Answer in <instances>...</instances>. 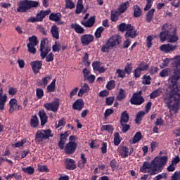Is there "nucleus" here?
<instances>
[{"label":"nucleus","instance_id":"nucleus-40","mask_svg":"<svg viewBox=\"0 0 180 180\" xmlns=\"http://www.w3.org/2000/svg\"><path fill=\"white\" fill-rule=\"evenodd\" d=\"M101 131H106L108 133H113V126L110 125V124H108V125H103L101 128Z\"/></svg>","mask_w":180,"mask_h":180},{"label":"nucleus","instance_id":"nucleus-9","mask_svg":"<svg viewBox=\"0 0 180 180\" xmlns=\"http://www.w3.org/2000/svg\"><path fill=\"white\" fill-rule=\"evenodd\" d=\"M112 49L119 46L122 43V37L117 34L113 35L107 41Z\"/></svg>","mask_w":180,"mask_h":180},{"label":"nucleus","instance_id":"nucleus-58","mask_svg":"<svg viewBox=\"0 0 180 180\" xmlns=\"http://www.w3.org/2000/svg\"><path fill=\"white\" fill-rule=\"evenodd\" d=\"M38 171L40 172H49L50 170L46 165H38Z\"/></svg>","mask_w":180,"mask_h":180},{"label":"nucleus","instance_id":"nucleus-47","mask_svg":"<svg viewBox=\"0 0 180 180\" xmlns=\"http://www.w3.org/2000/svg\"><path fill=\"white\" fill-rule=\"evenodd\" d=\"M22 105H18V103H16L15 105H13V107H10L9 112L13 113L15 110H22Z\"/></svg>","mask_w":180,"mask_h":180},{"label":"nucleus","instance_id":"nucleus-6","mask_svg":"<svg viewBox=\"0 0 180 180\" xmlns=\"http://www.w3.org/2000/svg\"><path fill=\"white\" fill-rule=\"evenodd\" d=\"M39 51L40 57L42 60L46 58L49 51H51V46L47 43V39H43L41 40Z\"/></svg>","mask_w":180,"mask_h":180},{"label":"nucleus","instance_id":"nucleus-10","mask_svg":"<svg viewBox=\"0 0 180 180\" xmlns=\"http://www.w3.org/2000/svg\"><path fill=\"white\" fill-rule=\"evenodd\" d=\"M46 110H51V112H57L60 107V103L58 101H53L51 103H46L44 105Z\"/></svg>","mask_w":180,"mask_h":180},{"label":"nucleus","instance_id":"nucleus-11","mask_svg":"<svg viewBox=\"0 0 180 180\" xmlns=\"http://www.w3.org/2000/svg\"><path fill=\"white\" fill-rule=\"evenodd\" d=\"M133 151H134L133 148H131L129 150V148L126 146H122L119 148L120 155H121L122 158H126V157H129V155H131Z\"/></svg>","mask_w":180,"mask_h":180},{"label":"nucleus","instance_id":"nucleus-17","mask_svg":"<svg viewBox=\"0 0 180 180\" xmlns=\"http://www.w3.org/2000/svg\"><path fill=\"white\" fill-rule=\"evenodd\" d=\"M84 100L79 98L74 102L72 108L74 110H79V112H81V110H82V109L84 108Z\"/></svg>","mask_w":180,"mask_h":180},{"label":"nucleus","instance_id":"nucleus-55","mask_svg":"<svg viewBox=\"0 0 180 180\" xmlns=\"http://www.w3.org/2000/svg\"><path fill=\"white\" fill-rule=\"evenodd\" d=\"M167 179V173H161L157 176H155L153 180H162Z\"/></svg>","mask_w":180,"mask_h":180},{"label":"nucleus","instance_id":"nucleus-25","mask_svg":"<svg viewBox=\"0 0 180 180\" xmlns=\"http://www.w3.org/2000/svg\"><path fill=\"white\" fill-rule=\"evenodd\" d=\"M139 34L137 31L134 30V27L131 25V28L128 29L126 32V37H131L132 39L134 38L136 36Z\"/></svg>","mask_w":180,"mask_h":180},{"label":"nucleus","instance_id":"nucleus-19","mask_svg":"<svg viewBox=\"0 0 180 180\" xmlns=\"http://www.w3.org/2000/svg\"><path fill=\"white\" fill-rule=\"evenodd\" d=\"M71 29H74L76 33L79 34H84L85 33V29L82 26L77 23H73L70 25Z\"/></svg>","mask_w":180,"mask_h":180},{"label":"nucleus","instance_id":"nucleus-51","mask_svg":"<svg viewBox=\"0 0 180 180\" xmlns=\"http://www.w3.org/2000/svg\"><path fill=\"white\" fill-rule=\"evenodd\" d=\"M105 30L103 27H98L96 31L95 32V36L97 39H99L102 36V32Z\"/></svg>","mask_w":180,"mask_h":180},{"label":"nucleus","instance_id":"nucleus-24","mask_svg":"<svg viewBox=\"0 0 180 180\" xmlns=\"http://www.w3.org/2000/svg\"><path fill=\"white\" fill-rule=\"evenodd\" d=\"M179 40V37L176 35V30L173 32V34H169L167 37V41L169 43H176Z\"/></svg>","mask_w":180,"mask_h":180},{"label":"nucleus","instance_id":"nucleus-27","mask_svg":"<svg viewBox=\"0 0 180 180\" xmlns=\"http://www.w3.org/2000/svg\"><path fill=\"white\" fill-rule=\"evenodd\" d=\"M50 20H53V22H58L60 19H61V13H51L49 15Z\"/></svg>","mask_w":180,"mask_h":180},{"label":"nucleus","instance_id":"nucleus-44","mask_svg":"<svg viewBox=\"0 0 180 180\" xmlns=\"http://www.w3.org/2000/svg\"><path fill=\"white\" fill-rule=\"evenodd\" d=\"M36 95L37 99H41L43 96H44V91H43V89L37 88L36 89Z\"/></svg>","mask_w":180,"mask_h":180},{"label":"nucleus","instance_id":"nucleus-5","mask_svg":"<svg viewBox=\"0 0 180 180\" xmlns=\"http://www.w3.org/2000/svg\"><path fill=\"white\" fill-rule=\"evenodd\" d=\"M77 140L78 138L75 136H70L69 137V143H68L65 146V153L66 154H74L77 150Z\"/></svg>","mask_w":180,"mask_h":180},{"label":"nucleus","instance_id":"nucleus-26","mask_svg":"<svg viewBox=\"0 0 180 180\" xmlns=\"http://www.w3.org/2000/svg\"><path fill=\"white\" fill-rule=\"evenodd\" d=\"M129 6H130V3L129 1L122 3L120 5L118 8V12H120V13H124V12L127 11V8H129Z\"/></svg>","mask_w":180,"mask_h":180},{"label":"nucleus","instance_id":"nucleus-60","mask_svg":"<svg viewBox=\"0 0 180 180\" xmlns=\"http://www.w3.org/2000/svg\"><path fill=\"white\" fill-rule=\"evenodd\" d=\"M45 58L46 63H50L51 61H53V60H54V55H53V53H49L46 55Z\"/></svg>","mask_w":180,"mask_h":180},{"label":"nucleus","instance_id":"nucleus-53","mask_svg":"<svg viewBox=\"0 0 180 180\" xmlns=\"http://www.w3.org/2000/svg\"><path fill=\"white\" fill-rule=\"evenodd\" d=\"M144 115H146V112L144 111H140L138 112L136 118V122L139 123V122H141V120L143 119Z\"/></svg>","mask_w":180,"mask_h":180},{"label":"nucleus","instance_id":"nucleus-59","mask_svg":"<svg viewBox=\"0 0 180 180\" xmlns=\"http://www.w3.org/2000/svg\"><path fill=\"white\" fill-rule=\"evenodd\" d=\"M122 129V132L123 133H127V131H129V130L130 129V125L126 124V123H120Z\"/></svg>","mask_w":180,"mask_h":180},{"label":"nucleus","instance_id":"nucleus-33","mask_svg":"<svg viewBox=\"0 0 180 180\" xmlns=\"http://www.w3.org/2000/svg\"><path fill=\"white\" fill-rule=\"evenodd\" d=\"M129 29H131V25L130 24L126 25V23L123 22L119 25L120 32H127Z\"/></svg>","mask_w":180,"mask_h":180},{"label":"nucleus","instance_id":"nucleus-7","mask_svg":"<svg viewBox=\"0 0 180 180\" xmlns=\"http://www.w3.org/2000/svg\"><path fill=\"white\" fill-rule=\"evenodd\" d=\"M29 43L27 45L28 49V51L31 53V54H36V46L39 44V40L37 39V37L33 35L32 37H30L28 38Z\"/></svg>","mask_w":180,"mask_h":180},{"label":"nucleus","instance_id":"nucleus-38","mask_svg":"<svg viewBox=\"0 0 180 180\" xmlns=\"http://www.w3.org/2000/svg\"><path fill=\"white\" fill-rule=\"evenodd\" d=\"M82 9H84V4H82V0H78L76 7V13H81V12H82Z\"/></svg>","mask_w":180,"mask_h":180},{"label":"nucleus","instance_id":"nucleus-23","mask_svg":"<svg viewBox=\"0 0 180 180\" xmlns=\"http://www.w3.org/2000/svg\"><path fill=\"white\" fill-rule=\"evenodd\" d=\"M59 29L57 25H53L51 28V33L54 39H60Z\"/></svg>","mask_w":180,"mask_h":180},{"label":"nucleus","instance_id":"nucleus-2","mask_svg":"<svg viewBox=\"0 0 180 180\" xmlns=\"http://www.w3.org/2000/svg\"><path fill=\"white\" fill-rule=\"evenodd\" d=\"M168 161V157H155L151 162H144L143 166L140 168L141 172L143 174H149V175H157L160 172H162L164 167Z\"/></svg>","mask_w":180,"mask_h":180},{"label":"nucleus","instance_id":"nucleus-42","mask_svg":"<svg viewBox=\"0 0 180 180\" xmlns=\"http://www.w3.org/2000/svg\"><path fill=\"white\" fill-rule=\"evenodd\" d=\"M66 9H74L75 8V4L72 2V0H65Z\"/></svg>","mask_w":180,"mask_h":180},{"label":"nucleus","instance_id":"nucleus-15","mask_svg":"<svg viewBox=\"0 0 180 180\" xmlns=\"http://www.w3.org/2000/svg\"><path fill=\"white\" fill-rule=\"evenodd\" d=\"M30 65L32 68V71L35 74H38L39 71L41 70V65H43V64L39 60H35V61L31 62Z\"/></svg>","mask_w":180,"mask_h":180},{"label":"nucleus","instance_id":"nucleus-63","mask_svg":"<svg viewBox=\"0 0 180 180\" xmlns=\"http://www.w3.org/2000/svg\"><path fill=\"white\" fill-rule=\"evenodd\" d=\"M51 79V76H46L42 78V84L46 86L49 84V81Z\"/></svg>","mask_w":180,"mask_h":180},{"label":"nucleus","instance_id":"nucleus-29","mask_svg":"<svg viewBox=\"0 0 180 180\" xmlns=\"http://www.w3.org/2000/svg\"><path fill=\"white\" fill-rule=\"evenodd\" d=\"M154 12H155V9H150L146 14V22L148 23H150L153 21V18H154Z\"/></svg>","mask_w":180,"mask_h":180},{"label":"nucleus","instance_id":"nucleus-52","mask_svg":"<svg viewBox=\"0 0 180 180\" xmlns=\"http://www.w3.org/2000/svg\"><path fill=\"white\" fill-rule=\"evenodd\" d=\"M81 160L79 162V167L80 168H82L85 165V163L86 162V158H85V155L84 153L81 154Z\"/></svg>","mask_w":180,"mask_h":180},{"label":"nucleus","instance_id":"nucleus-54","mask_svg":"<svg viewBox=\"0 0 180 180\" xmlns=\"http://www.w3.org/2000/svg\"><path fill=\"white\" fill-rule=\"evenodd\" d=\"M120 135L119 133H115L114 135V144L115 146H119L120 144Z\"/></svg>","mask_w":180,"mask_h":180},{"label":"nucleus","instance_id":"nucleus-16","mask_svg":"<svg viewBox=\"0 0 180 180\" xmlns=\"http://www.w3.org/2000/svg\"><path fill=\"white\" fill-rule=\"evenodd\" d=\"M92 67L94 71H98L100 74H103V72L106 71V68H105V67L101 66V62L99 61L93 62Z\"/></svg>","mask_w":180,"mask_h":180},{"label":"nucleus","instance_id":"nucleus-28","mask_svg":"<svg viewBox=\"0 0 180 180\" xmlns=\"http://www.w3.org/2000/svg\"><path fill=\"white\" fill-rule=\"evenodd\" d=\"M143 15V11H141V8L139 6L136 5L134 6V18H140Z\"/></svg>","mask_w":180,"mask_h":180},{"label":"nucleus","instance_id":"nucleus-14","mask_svg":"<svg viewBox=\"0 0 180 180\" xmlns=\"http://www.w3.org/2000/svg\"><path fill=\"white\" fill-rule=\"evenodd\" d=\"M176 45H173V44H163L160 46V50L161 51H163V53H171L172 51H175L176 50Z\"/></svg>","mask_w":180,"mask_h":180},{"label":"nucleus","instance_id":"nucleus-4","mask_svg":"<svg viewBox=\"0 0 180 180\" xmlns=\"http://www.w3.org/2000/svg\"><path fill=\"white\" fill-rule=\"evenodd\" d=\"M54 134L51 129H39L36 132L35 141L37 143H41L44 140H49L50 137H53Z\"/></svg>","mask_w":180,"mask_h":180},{"label":"nucleus","instance_id":"nucleus-13","mask_svg":"<svg viewBox=\"0 0 180 180\" xmlns=\"http://www.w3.org/2000/svg\"><path fill=\"white\" fill-rule=\"evenodd\" d=\"M8 101V95L4 94V89H0V110L5 109V105Z\"/></svg>","mask_w":180,"mask_h":180},{"label":"nucleus","instance_id":"nucleus-57","mask_svg":"<svg viewBox=\"0 0 180 180\" xmlns=\"http://www.w3.org/2000/svg\"><path fill=\"white\" fill-rule=\"evenodd\" d=\"M154 37L151 35H149L146 38V41H147V47L150 49L151 46H153V39Z\"/></svg>","mask_w":180,"mask_h":180},{"label":"nucleus","instance_id":"nucleus-49","mask_svg":"<svg viewBox=\"0 0 180 180\" xmlns=\"http://www.w3.org/2000/svg\"><path fill=\"white\" fill-rule=\"evenodd\" d=\"M110 49H112V46L107 41L105 44L101 47V51H103V53H109Z\"/></svg>","mask_w":180,"mask_h":180},{"label":"nucleus","instance_id":"nucleus-37","mask_svg":"<svg viewBox=\"0 0 180 180\" xmlns=\"http://www.w3.org/2000/svg\"><path fill=\"white\" fill-rule=\"evenodd\" d=\"M142 137L143 136L141 135V132H136L132 139V144H136V143H139V141L141 140Z\"/></svg>","mask_w":180,"mask_h":180},{"label":"nucleus","instance_id":"nucleus-36","mask_svg":"<svg viewBox=\"0 0 180 180\" xmlns=\"http://www.w3.org/2000/svg\"><path fill=\"white\" fill-rule=\"evenodd\" d=\"M127 122H129V114L127 111H124L121 115L120 123H127Z\"/></svg>","mask_w":180,"mask_h":180},{"label":"nucleus","instance_id":"nucleus-32","mask_svg":"<svg viewBox=\"0 0 180 180\" xmlns=\"http://www.w3.org/2000/svg\"><path fill=\"white\" fill-rule=\"evenodd\" d=\"M30 126L31 127H37L39 126V118L37 115L32 116L30 120Z\"/></svg>","mask_w":180,"mask_h":180},{"label":"nucleus","instance_id":"nucleus-64","mask_svg":"<svg viewBox=\"0 0 180 180\" xmlns=\"http://www.w3.org/2000/svg\"><path fill=\"white\" fill-rule=\"evenodd\" d=\"M172 180H180V171L174 173L172 176Z\"/></svg>","mask_w":180,"mask_h":180},{"label":"nucleus","instance_id":"nucleus-48","mask_svg":"<svg viewBox=\"0 0 180 180\" xmlns=\"http://www.w3.org/2000/svg\"><path fill=\"white\" fill-rule=\"evenodd\" d=\"M168 31H163L160 33V40L161 41H165V40H168Z\"/></svg>","mask_w":180,"mask_h":180},{"label":"nucleus","instance_id":"nucleus-8","mask_svg":"<svg viewBox=\"0 0 180 180\" xmlns=\"http://www.w3.org/2000/svg\"><path fill=\"white\" fill-rule=\"evenodd\" d=\"M131 105H141L144 103V98L141 96V93H134L130 100Z\"/></svg>","mask_w":180,"mask_h":180},{"label":"nucleus","instance_id":"nucleus-31","mask_svg":"<svg viewBox=\"0 0 180 180\" xmlns=\"http://www.w3.org/2000/svg\"><path fill=\"white\" fill-rule=\"evenodd\" d=\"M161 94H162V89L159 88V89L155 90L150 95V99H154V98H157L158 96H160V95H161Z\"/></svg>","mask_w":180,"mask_h":180},{"label":"nucleus","instance_id":"nucleus-35","mask_svg":"<svg viewBox=\"0 0 180 180\" xmlns=\"http://www.w3.org/2000/svg\"><path fill=\"white\" fill-rule=\"evenodd\" d=\"M22 169L23 172L27 174L28 175H33V174H34V168L32 166H29L27 167H22Z\"/></svg>","mask_w":180,"mask_h":180},{"label":"nucleus","instance_id":"nucleus-62","mask_svg":"<svg viewBox=\"0 0 180 180\" xmlns=\"http://www.w3.org/2000/svg\"><path fill=\"white\" fill-rule=\"evenodd\" d=\"M141 71L140 68H137L134 70V75L135 78H140V76L141 75Z\"/></svg>","mask_w":180,"mask_h":180},{"label":"nucleus","instance_id":"nucleus-39","mask_svg":"<svg viewBox=\"0 0 180 180\" xmlns=\"http://www.w3.org/2000/svg\"><path fill=\"white\" fill-rule=\"evenodd\" d=\"M124 71H125V74L130 75L131 74V71H133V65L131 63H127L124 67Z\"/></svg>","mask_w":180,"mask_h":180},{"label":"nucleus","instance_id":"nucleus-12","mask_svg":"<svg viewBox=\"0 0 180 180\" xmlns=\"http://www.w3.org/2000/svg\"><path fill=\"white\" fill-rule=\"evenodd\" d=\"M94 35L92 34H84L81 37L80 40L83 46H88L90 43L94 41Z\"/></svg>","mask_w":180,"mask_h":180},{"label":"nucleus","instance_id":"nucleus-18","mask_svg":"<svg viewBox=\"0 0 180 180\" xmlns=\"http://www.w3.org/2000/svg\"><path fill=\"white\" fill-rule=\"evenodd\" d=\"M38 115L39 116V119L41 120V126H44V124L47 123V120L49 119L47 114L44 112V110H41L39 111Z\"/></svg>","mask_w":180,"mask_h":180},{"label":"nucleus","instance_id":"nucleus-61","mask_svg":"<svg viewBox=\"0 0 180 180\" xmlns=\"http://www.w3.org/2000/svg\"><path fill=\"white\" fill-rule=\"evenodd\" d=\"M71 131H67L64 134H60V140H64L65 141H67V137L70 136Z\"/></svg>","mask_w":180,"mask_h":180},{"label":"nucleus","instance_id":"nucleus-21","mask_svg":"<svg viewBox=\"0 0 180 180\" xmlns=\"http://www.w3.org/2000/svg\"><path fill=\"white\" fill-rule=\"evenodd\" d=\"M65 165L67 169L72 170L77 168V166H75V161L72 159H67L65 160Z\"/></svg>","mask_w":180,"mask_h":180},{"label":"nucleus","instance_id":"nucleus-3","mask_svg":"<svg viewBox=\"0 0 180 180\" xmlns=\"http://www.w3.org/2000/svg\"><path fill=\"white\" fill-rule=\"evenodd\" d=\"M38 6L39 1L30 0L20 1L18 3V7L17 8V11L24 13L32 8H37Z\"/></svg>","mask_w":180,"mask_h":180},{"label":"nucleus","instance_id":"nucleus-45","mask_svg":"<svg viewBox=\"0 0 180 180\" xmlns=\"http://www.w3.org/2000/svg\"><path fill=\"white\" fill-rule=\"evenodd\" d=\"M148 64L146 62H142L138 65V68L142 71H147V70H148Z\"/></svg>","mask_w":180,"mask_h":180},{"label":"nucleus","instance_id":"nucleus-43","mask_svg":"<svg viewBox=\"0 0 180 180\" xmlns=\"http://www.w3.org/2000/svg\"><path fill=\"white\" fill-rule=\"evenodd\" d=\"M115 86H116V82H115V80H110L106 84V88L109 91H112V89H115Z\"/></svg>","mask_w":180,"mask_h":180},{"label":"nucleus","instance_id":"nucleus-30","mask_svg":"<svg viewBox=\"0 0 180 180\" xmlns=\"http://www.w3.org/2000/svg\"><path fill=\"white\" fill-rule=\"evenodd\" d=\"M56 79H54L50 84L47 86L46 91L47 92H54L56 91Z\"/></svg>","mask_w":180,"mask_h":180},{"label":"nucleus","instance_id":"nucleus-41","mask_svg":"<svg viewBox=\"0 0 180 180\" xmlns=\"http://www.w3.org/2000/svg\"><path fill=\"white\" fill-rule=\"evenodd\" d=\"M142 79V84L143 85H150L151 84V77H150V75H144Z\"/></svg>","mask_w":180,"mask_h":180},{"label":"nucleus","instance_id":"nucleus-22","mask_svg":"<svg viewBox=\"0 0 180 180\" xmlns=\"http://www.w3.org/2000/svg\"><path fill=\"white\" fill-rule=\"evenodd\" d=\"M89 85H88L86 83H84L78 92V96L81 97L82 95H84V94H88V92H89Z\"/></svg>","mask_w":180,"mask_h":180},{"label":"nucleus","instance_id":"nucleus-50","mask_svg":"<svg viewBox=\"0 0 180 180\" xmlns=\"http://www.w3.org/2000/svg\"><path fill=\"white\" fill-rule=\"evenodd\" d=\"M60 49H61V45L60 44V42L56 41L55 44L52 46V50L54 53H57L60 51Z\"/></svg>","mask_w":180,"mask_h":180},{"label":"nucleus","instance_id":"nucleus-56","mask_svg":"<svg viewBox=\"0 0 180 180\" xmlns=\"http://www.w3.org/2000/svg\"><path fill=\"white\" fill-rule=\"evenodd\" d=\"M116 73L118 74V78H124L126 77V72L122 69H117Z\"/></svg>","mask_w":180,"mask_h":180},{"label":"nucleus","instance_id":"nucleus-20","mask_svg":"<svg viewBox=\"0 0 180 180\" xmlns=\"http://www.w3.org/2000/svg\"><path fill=\"white\" fill-rule=\"evenodd\" d=\"M81 24L84 26V27H92L95 25V17L92 16L87 20H83L81 22Z\"/></svg>","mask_w":180,"mask_h":180},{"label":"nucleus","instance_id":"nucleus-46","mask_svg":"<svg viewBox=\"0 0 180 180\" xmlns=\"http://www.w3.org/2000/svg\"><path fill=\"white\" fill-rule=\"evenodd\" d=\"M169 72H171V68H166L160 72V75L162 78H165L169 75Z\"/></svg>","mask_w":180,"mask_h":180},{"label":"nucleus","instance_id":"nucleus-34","mask_svg":"<svg viewBox=\"0 0 180 180\" xmlns=\"http://www.w3.org/2000/svg\"><path fill=\"white\" fill-rule=\"evenodd\" d=\"M126 98V90L120 89L117 96V101H123Z\"/></svg>","mask_w":180,"mask_h":180},{"label":"nucleus","instance_id":"nucleus-1","mask_svg":"<svg viewBox=\"0 0 180 180\" xmlns=\"http://www.w3.org/2000/svg\"><path fill=\"white\" fill-rule=\"evenodd\" d=\"M169 61H173L174 75L169 77V86L163 101L170 110L178 112L180 103V87H178V81L180 79V56L172 58H166L163 67H168Z\"/></svg>","mask_w":180,"mask_h":180}]
</instances>
